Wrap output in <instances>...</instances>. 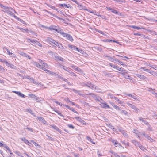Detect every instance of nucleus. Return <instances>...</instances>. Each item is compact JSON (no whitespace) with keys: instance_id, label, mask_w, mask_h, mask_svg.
I'll list each match as a JSON object with an SVG mask.
<instances>
[{"instance_id":"nucleus-37","label":"nucleus","mask_w":157,"mask_h":157,"mask_svg":"<svg viewBox=\"0 0 157 157\" xmlns=\"http://www.w3.org/2000/svg\"><path fill=\"white\" fill-rule=\"evenodd\" d=\"M105 42H116V43H118V42L116 40H109L108 39L105 40Z\"/></svg>"},{"instance_id":"nucleus-43","label":"nucleus","mask_w":157,"mask_h":157,"mask_svg":"<svg viewBox=\"0 0 157 157\" xmlns=\"http://www.w3.org/2000/svg\"><path fill=\"white\" fill-rule=\"evenodd\" d=\"M122 72L120 73L122 75V73H124V75H126V74H127L128 72V71L126 70H125L124 69L122 70Z\"/></svg>"},{"instance_id":"nucleus-45","label":"nucleus","mask_w":157,"mask_h":157,"mask_svg":"<svg viewBox=\"0 0 157 157\" xmlns=\"http://www.w3.org/2000/svg\"><path fill=\"white\" fill-rule=\"evenodd\" d=\"M134 35H135V36L138 35V36H140L141 37H142L144 36V35L143 34H139L138 33H134Z\"/></svg>"},{"instance_id":"nucleus-56","label":"nucleus","mask_w":157,"mask_h":157,"mask_svg":"<svg viewBox=\"0 0 157 157\" xmlns=\"http://www.w3.org/2000/svg\"><path fill=\"white\" fill-rule=\"evenodd\" d=\"M127 95L130 97H131L133 98V99H134V98H135V96H136L135 95H132L131 94H128Z\"/></svg>"},{"instance_id":"nucleus-38","label":"nucleus","mask_w":157,"mask_h":157,"mask_svg":"<svg viewBox=\"0 0 157 157\" xmlns=\"http://www.w3.org/2000/svg\"><path fill=\"white\" fill-rule=\"evenodd\" d=\"M21 55H22L23 56H25L26 57H28L29 59H30V57L28 55H27L25 53L22 52L20 54Z\"/></svg>"},{"instance_id":"nucleus-49","label":"nucleus","mask_w":157,"mask_h":157,"mask_svg":"<svg viewBox=\"0 0 157 157\" xmlns=\"http://www.w3.org/2000/svg\"><path fill=\"white\" fill-rule=\"evenodd\" d=\"M108 96H109L110 98L111 99H113L114 98V95L113 94H108Z\"/></svg>"},{"instance_id":"nucleus-24","label":"nucleus","mask_w":157,"mask_h":157,"mask_svg":"<svg viewBox=\"0 0 157 157\" xmlns=\"http://www.w3.org/2000/svg\"><path fill=\"white\" fill-rule=\"evenodd\" d=\"M56 29V31L58 33H60L61 34V33L63 32V30L58 26H57Z\"/></svg>"},{"instance_id":"nucleus-22","label":"nucleus","mask_w":157,"mask_h":157,"mask_svg":"<svg viewBox=\"0 0 157 157\" xmlns=\"http://www.w3.org/2000/svg\"><path fill=\"white\" fill-rule=\"evenodd\" d=\"M109 152L116 157H120V156L117 153L111 150L109 151Z\"/></svg>"},{"instance_id":"nucleus-20","label":"nucleus","mask_w":157,"mask_h":157,"mask_svg":"<svg viewBox=\"0 0 157 157\" xmlns=\"http://www.w3.org/2000/svg\"><path fill=\"white\" fill-rule=\"evenodd\" d=\"M50 128H52L53 129L56 130V131H58L60 133H61V130L59 129L58 127L55 125H50Z\"/></svg>"},{"instance_id":"nucleus-33","label":"nucleus","mask_w":157,"mask_h":157,"mask_svg":"<svg viewBox=\"0 0 157 157\" xmlns=\"http://www.w3.org/2000/svg\"><path fill=\"white\" fill-rule=\"evenodd\" d=\"M21 140L22 141H24V143H25L26 144L27 143H29V142L24 137L21 138Z\"/></svg>"},{"instance_id":"nucleus-19","label":"nucleus","mask_w":157,"mask_h":157,"mask_svg":"<svg viewBox=\"0 0 157 157\" xmlns=\"http://www.w3.org/2000/svg\"><path fill=\"white\" fill-rule=\"evenodd\" d=\"M13 92L17 94L18 95H19V96H20L21 97H22V98L25 97V95L24 94H22L20 92L15 91H13Z\"/></svg>"},{"instance_id":"nucleus-52","label":"nucleus","mask_w":157,"mask_h":157,"mask_svg":"<svg viewBox=\"0 0 157 157\" xmlns=\"http://www.w3.org/2000/svg\"><path fill=\"white\" fill-rule=\"evenodd\" d=\"M141 69H143L144 71H146L147 72L149 73L150 70L149 69H145L144 67H141Z\"/></svg>"},{"instance_id":"nucleus-36","label":"nucleus","mask_w":157,"mask_h":157,"mask_svg":"<svg viewBox=\"0 0 157 157\" xmlns=\"http://www.w3.org/2000/svg\"><path fill=\"white\" fill-rule=\"evenodd\" d=\"M86 138L89 141H90L91 143H92L94 144H95V143L93 141V140L91 138H90V137L87 136Z\"/></svg>"},{"instance_id":"nucleus-47","label":"nucleus","mask_w":157,"mask_h":157,"mask_svg":"<svg viewBox=\"0 0 157 157\" xmlns=\"http://www.w3.org/2000/svg\"><path fill=\"white\" fill-rule=\"evenodd\" d=\"M121 112L122 114H123L125 115H127L128 114L127 112L124 110H122Z\"/></svg>"},{"instance_id":"nucleus-51","label":"nucleus","mask_w":157,"mask_h":157,"mask_svg":"<svg viewBox=\"0 0 157 157\" xmlns=\"http://www.w3.org/2000/svg\"><path fill=\"white\" fill-rule=\"evenodd\" d=\"M89 95H91L92 96V97L93 98H96V97L97 96L96 95H95V94H94L93 93H90L89 94Z\"/></svg>"},{"instance_id":"nucleus-26","label":"nucleus","mask_w":157,"mask_h":157,"mask_svg":"<svg viewBox=\"0 0 157 157\" xmlns=\"http://www.w3.org/2000/svg\"><path fill=\"white\" fill-rule=\"evenodd\" d=\"M59 6L60 7H65V8H69V7H70V5L69 4L67 5V4H59Z\"/></svg>"},{"instance_id":"nucleus-42","label":"nucleus","mask_w":157,"mask_h":157,"mask_svg":"<svg viewBox=\"0 0 157 157\" xmlns=\"http://www.w3.org/2000/svg\"><path fill=\"white\" fill-rule=\"evenodd\" d=\"M4 63H5L6 65L8 67H10V65H11V63H10V62H8L6 61H4Z\"/></svg>"},{"instance_id":"nucleus-46","label":"nucleus","mask_w":157,"mask_h":157,"mask_svg":"<svg viewBox=\"0 0 157 157\" xmlns=\"http://www.w3.org/2000/svg\"><path fill=\"white\" fill-rule=\"evenodd\" d=\"M110 142H112V143L114 144H116V142H117V140H114L112 139H111L110 140Z\"/></svg>"},{"instance_id":"nucleus-27","label":"nucleus","mask_w":157,"mask_h":157,"mask_svg":"<svg viewBox=\"0 0 157 157\" xmlns=\"http://www.w3.org/2000/svg\"><path fill=\"white\" fill-rule=\"evenodd\" d=\"M56 46H57L59 48L61 49H64V48L62 46V44H60V43H59V42L58 43Z\"/></svg>"},{"instance_id":"nucleus-5","label":"nucleus","mask_w":157,"mask_h":157,"mask_svg":"<svg viewBox=\"0 0 157 157\" xmlns=\"http://www.w3.org/2000/svg\"><path fill=\"white\" fill-rule=\"evenodd\" d=\"M26 78L29 79L31 82H33L34 84L37 85H42L40 82H38L35 81L34 79L32 77H30L29 76H27L26 77Z\"/></svg>"},{"instance_id":"nucleus-31","label":"nucleus","mask_w":157,"mask_h":157,"mask_svg":"<svg viewBox=\"0 0 157 157\" xmlns=\"http://www.w3.org/2000/svg\"><path fill=\"white\" fill-rule=\"evenodd\" d=\"M122 75L123 76L124 78H127L129 79H131V77L129 75H127L126 74L124 75V73H122Z\"/></svg>"},{"instance_id":"nucleus-16","label":"nucleus","mask_w":157,"mask_h":157,"mask_svg":"<svg viewBox=\"0 0 157 157\" xmlns=\"http://www.w3.org/2000/svg\"><path fill=\"white\" fill-rule=\"evenodd\" d=\"M119 130L120 132H121L124 137H127L128 136V135L127 134L126 131L122 130L121 128L119 129Z\"/></svg>"},{"instance_id":"nucleus-39","label":"nucleus","mask_w":157,"mask_h":157,"mask_svg":"<svg viewBox=\"0 0 157 157\" xmlns=\"http://www.w3.org/2000/svg\"><path fill=\"white\" fill-rule=\"evenodd\" d=\"M149 66L151 68L157 70V66L155 65L149 64Z\"/></svg>"},{"instance_id":"nucleus-57","label":"nucleus","mask_w":157,"mask_h":157,"mask_svg":"<svg viewBox=\"0 0 157 157\" xmlns=\"http://www.w3.org/2000/svg\"><path fill=\"white\" fill-rule=\"evenodd\" d=\"M67 126L69 128L72 129H74L75 128V127L71 124H68Z\"/></svg>"},{"instance_id":"nucleus-34","label":"nucleus","mask_w":157,"mask_h":157,"mask_svg":"<svg viewBox=\"0 0 157 157\" xmlns=\"http://www.w3.org/2000/svg\"><path fill=\"white\" fill-rule=\"evenodd\" d=\"M17 28L19 29L23 32H27L28 31L27 29H24L20 27H18Z\"/></svg>"},{"instance_id":"nucleus-50","label":"nucleus","mask_w":157,"mask_h":157,"mask_svg":"<svg viewBox=\"0 0 157 157\" xmlns=\"http://www.w3.org/2000/svg\"><path fill=\"white\" fill-rule=\"evenodd\" d=\"M114 108L115 109L118 110H120L121 109V108H120L119 106L116 105H115Z\"/></svg>"},{"instance_id":"nucleus-17","label":"nucleus","mask_w":157,"mask_h":157,"mask_svg":"<svg viewBox=\"0 0 157 157\" xmlns=\"http://www.w3.org/2000/svg\"><path fill=\"white\" fill-rule=\"evenodd\" d=\"M136 76L138 78H139L140 79L144 80L147 78V77L143 75L139 74H136Z\"/></svg>"},{"instance_id":"nucleus-25","label":"nucleus","mask_w":157,"mask_h":157,"mask_svg":"<svg viewBox=\"0 0 157 157\" xmlns=\"http://www.w3.org/2000/svg\"><path fill=\"white\" fill-rule=\"evenodd\" d=\"M95 99L97 101L99 102L100 103H101V102L103 101V100L101 98L97 96Z\"/></svg>"},{"instance_id":"nucleus-48","label":"nucleus","mask_w":157,"mask_h":157,"mask_svg":"<svg viewBox=\"0 0 157 157\" xmlns=\"http://www.w3.org/2000/svg\"><path fill=\"white\" fill-rule=\"evenodd\" d=\"M61 34L63 36V37H66V38H67V36L68 35V34H67V33H65L64 32H63V33H61Z\"/></svg>"},{"instance_id":"nucleus-4","label":"nucleus","mask_w":157,"mask_h":157,"mask_svg":"<svg viewBox=\"0 0 157 157\" xmlns=\"http://www.w3.org/2000/svg\"><path fill=\"white\" fill-rule=\"evenodd\" d=\"M46 41L48 42L49 43L51 44V43H52L54 44V45L56 46L58 42L57 41H56L55 40L53 39L52 38L48 37H47L46 39Z\"/></svg>"},{"instance_id":"nucleus-2","label":"nucleus","mask_w":157,"mask_h":157,"mask_svg":"<svg viewBox=\"0 0 157 157\" xmlns=\"http://www.w3.org/2000/svg\"><path fill=\"white\" fill-rule=\"evenodd\" d=\"M80 85L83 86L87 87L93 90H94V88L95 89H96V88L94 87L95 86L91 84V82H82L80 83Z\"/></svg>"},{"instance_id":"nucleus-11","label":"nucleus","mask_w":157,"mask_h":157,"mask_svg":"<svg viewBox=\"0 0 157 157\" xmlns=\"http://www.w3.org/2000/svg\"><path fill=\"white\" fill-rule=\"evenodd\" d=\"M45 28H47L48 29H49L50 30H55L56 29L57 26L55 25H52L49 27H47L44 26Z\"/></svg>"},{"instance_id":"nucleus-35","label":"nucleus","mask_w":157,"mask_h":157,"mask_svg":"<svg viewBox=\"0 0 157 157\" xmlns=\"http://www.w3.org/2000/svg\"><path fill=\"white\" fill-rule=\"evenodd\" d=\"M73 48H72V50H77L78 51H79L80 52H81L80 51H82V50H79V49L77 48V47L76 46H74L73 47Z\"/></svg>"},{"instance_id":"nucleus-23","label":"nucleus","mask_w":157,"mask_h":157,"mask_svg":"<svg viewBox=\"0 0 157 157\" xmlns=\"http://www.w3.org/2000/svg\"><path fill=\"white\" fill-rule=\"evenodd\" d=\"M69 73V74L71 75L74 76H76V75L73 72L71 71L70 69L69 68L68 71H67Z\"/></svg>"},{"instance_id":"nucleus-62","label":"nucleus","mask_w":157,"mask_h":157,"mask_svg":"<svg viewBox=\"0 0 157 157\" xmlns=\"http://www.w3.org/2000/svg\"><path fill=\"white\" fill-rule=\"evenodd\" d=\"M134 99L137 101H140L139 98L137 96H135V97L134 98Z\"/></svg>"},{"instance_id":"nucleus-59","label":"nucleus","mask_w":157,"mask_h":157,"mask_svg":"<svg viewBox=\"0 0 157 157\" xmlns=\"http://www.w3.org/2000/svg\"><path fill=\"white\" fill-rule=\"evenodd\" d=\"M122 143L123 144H124L126 146H129V144H128V143H125L124 140V141H122Z\"/></svg>"},{"instance_id":"nucleus-3","label":"nucleus","mask_w":157,"mask_h":157,"mask_svg":"<svg viewBox=\"0 0 157 157\" xmlns=\"http://www.w3.org/2000/svg\"><path fill=\"white\" fill-rule=\"evenodd\" d=\"M131 142L134 144L136 147H138L141 150H144V147L140 144V142L135 140H132L131 141Z\"/></svg>"},{"instance_id":"nucleus-8","label":"nucleus","mask_w":157,"mask_h":157,"mask_svg":"<svg viewBox=\"0 0 157 157\" xmlns=\"http://www.w3.org/2000/svg\"><path fill=\"white\" fill-rule=\"evenodd\" d=\"M41 69L43 70H44L46 72V73H48L49 74L52 75H56V74L53 72L49 70H48V69H46L44 67H42Z\"/></svg>"},{"instance_id":"nucleus-29","label":"nucleus","mask_w":157,"mask_h":157,"mask_svg":"<svg viewBox=\"0 0 157 157\" xmlns=\"http://www.w3.org/2000/svg\"><path fill=\"white\" fill-rule=\"evenodd\" d=\"M67 38L68 40L71 41L72 42L73 41V39L72 36L69 34L68 35Z\"/></svg>"},{"instance_id":"nucleus-44","label":"nucleus","mask_w":157,"mask_h":157,"mask_svg":"<svg viewBox=\"0 0 157 157\" xmlns=\"http://www.w3.org/2000/svg\"><path fill=\"white\" fill-rule=\"evenodd\" d=\"M111 11L113 13L117 14H118V12L116 10L113 9Z\"/></svg>"},{"instance_id":"nucleus-12","label":"nucleus","mask_w":157,"mask_h":157,"mask_svg":"<svg viewBox=\"0 0 157 157\" xmlns=\"http://www.w3.org/2000/svg\"><path fill=\"white\" fill-rule=\"evenodd\" d=\"M37 119H38L39 121H41L44 124H47V122L43 117H37Z\"/></svg>"},{"instance_id":"nucleus-6","label":"nucleus","mask_w":157,"mask_h":157,"mask_svg":"<svg viewBox=\"0 0 157 157\" xmlns=\"http://www.w3.org/2000/svg\"><path fill=\"white\" fill-rule=\"evenodd\" d=\"M128 105L130 108L135 110L136 113H138L139 111V109L135 105L130 103L128 104Z\"/></svg>"},{"instance_id":"nucleus-28","label":"nucleus","mask_w":157,"mask_h":157,"mask_svg":"<svg viewBox=\"0 0 157 157\" xmlns=\"http://www.w3.org/2000/svg\"><path fill=\"white\" fill-rule=\"evenodd\" d=\"M130 27L134 29H136L137 30H139L142 29H144V28H140L139 27L135 25H131V26H130Z\"/></svg>"},{"instance_id":"nucleus-13","label":"nucleus","mask_w":157,"mask_h":157,"mask_svg":"<svg viewBox=\"0 0 157 157\" xmlns=\"http://www.w3.org/2000/svg\"><path fill=\"white\" fill-rule=\"evenodd\" d=\"M70 67L72 68L74 70L77 71L78 72H80L81 71V69L79 68H78L77 67L74 65H71Z\"/></svg>"},{"instance_id":"nucleus-14","label":"nucleus","mask_w":157,"mask_h":157,"mask_svg":"<svg viewBox=\"0 0 157 157\" xmlns=\"http://www.w3.org/2000/svg\"><path fill=\"white\" fill-rule=\"evenodd\" d=\"M104 56L106 59H108L111 62L114 61V59L110 56H109L107 54H105Z\"/></svg>"},{"instance_id":"nucleus-53","label":"nucleus","mask_w":157,"mask_h":157,"mask_svg":"<svg viewBox=\"0 0 157 157\" xmlns=\"http://www.w3.org/2000/svg\"><path fill=\"white\" fill-rule=\"evenodd\" d=\"M110 128L112 129L113 131H116V129L115 128H114V127L112 125H109Z\"/></svg>"},{"instance_id":"nucleus-55","label":"nucleus","mask_w":157,"mask_h":157,"mask_svg":"<svg viewBox=\"0 0 157 157\" xmlns=\"http://www.w3.org/2000/svg\"><path fill=\"white\" fill-rule=\"evenodd\" d=\"M54 102L56 104L59 105L60 106H62L63 105V104H62L60 102H59L58 101H54Z\"/></svg>"},{"instance_id":"nucleus-10","label":"nucleus","mask_w":157,"mask_h":157,"mask_svg":"<svg viewBox=\"0 0 157 157\" xmlns=\"http://www.w3.org/2000/svg\"><path fill=\"white\" fill-rule=\"evenodd\" d=\"M101 107L105 109H109L110 108L109 106L105 102L102 101L100 104Z\"/></svg>"},{"instance_id":"nucleus-15","label":"nucleus","mask_w":157,"mask_h":157,"mask_svg":"<svg viewBox=\"0 0 157 157\" xmlns=\"http://www.w3.org/2000/svg\"><path fill=\"white\" fill-rule=\"evenodd\" d=\"M75 118L77 121L80 122L82 124H86L85 122L81 118L78 117H75Z\"/></svg>"},{"instance_id":"nucleus-58","label":"nucleus","mask_w":157,"mask_h":157,"mask_svg":"<svg viewBox=\"0 0 157 157\" xmlns=\"http://www.w3.org/2000/svg\"><path fill=\"white\" fill-rule=\"evenodd\" d=\"M56 113L61 116L63 117H64V116L63 115V114L61 113V112L60 111H56Z\"/></svg>"},{"instance_id":"nucleus-32","label":"nucleus","mask_w":157,"mask_h":157,"mask_svg":"<svg viewBox=\"0 0 157 157\" xmlns=\"http://www.w3.org/2000/svg\"><path fill=\"white\" fill-rule=\"evenodd\" d=\"M31 141L33 143L34 145H35L36 147L38 148H39L40 147V145L37 143H36V142H34L32 140H31Z\"/></svg>"},{"instance_id":"nucleus-61","label":"nucleus","mask_w":157,"mask_h":157,"mask_svg":"<svg viewBox=\"0 0 157 157\" xmlns=\"http://www.w3.org/2000/svg\"><path fill=\"white\" fill-rule=\"evenodd\" d=\"M18 21L20 22H21V23H22L23 24H25V22L22 19L19 18Z\"/></svg>"},{"instance_id":"nucleus-9","label":"nucleus","mask_w":157,"mask_h":157,"mask_svg":"<svg viewBox=\"0 0 157 157\" xmlns=\"http://www.w3.org/2000/svg\"><path fill=\"white\" fill-rule=\"evenodd\" d=\"M28 95L33 99L36 100L37 102H40L39 100V98L37 97L35 95L33 94H29Z\"/></svg>"},{"instance_id":"nucleus-18","label":"nucleus","mask_w":157,"mask_h":157,"mask_svg":"<svg viewBox=\"0 0 157 157\" xmlns=\"http://www.w3.org/2000/svg\"><path fill=\"white\" fill-rule=\"evenodd\" d=\"M139 119L140 121L143 122L147 126H150V124H149V123L142 117H140L139 118Z\"/></svg>"},{"instance_id":"nucleus-54","label":"nucleus","mask_w":157,"mask_h":157,"mask_svg":"<svg viewBox=\"0 0 157 157\" xmlns=\"http://www.w3.org/2000/svg\"><path fill=\"white\" fill-rule=\"evenodd\" d=\"M35 44L38 46H40V47H42V44H40V42H37V41H36V42H35Z\"/></svg>"},{"instance_id":"nucleus-7","label":"nucleus","mask_w":157,"mask_h":157,"mask_svg":"<svg viewBox=\"0 0 157 157\" xmlns=\"http://www.w3.org/2000/svg\"><path fill=\"white\" fill-rule=\"evenodd\" d=\"M39 61L40 63H41V65H42V67H44L45 68H46L48 69L50 68L49 66L43 60L40 59H39Z\"/></svg>"},{"instance_id":"nucleus-63","label":"nucleus","mask_w":157,"mask_h":157,"mask_svg":"<svg viewBox=\"0 0 157 157\" xmlns=\"http://www.w3.org/2000/svg\"><path fill=\"white\" fill-rule=\"evenodd\" d=\"M134 99L137 101H140L139 98L137 96H135V97L134 98Z\"/></svg>"},{"instance_id":"nucleus-41","label":"nucleus","mask_w":157,"mask_h":157,"mask_svg":"<svg viewBox=\"0 0 157 157\" xmlns=\"http://www.w3.org/2000/svg\"><path fill=\"white\" fill-rule=\"evenodd\" d=\"M46 136L48 137V138H47L48 140L52 141L54 140V139L53 138L49 136H48V135H47Z\"/></svg>"},{"instance_id":"nucleus-64","label":"nucleus","mask_w":157,"mask_h":157,"mask_svg":"<svg viewBox=\"0 0 157 157\" xmlns=\"http://www.w3.org/2000/svg\"><path fill=\"white\" fill-rule=\"evenodd\" d=\"M10 56L11 57H12L13 58H15L16 57V55L15 54L12 53L10 55Z\"/></svg>"},{"instance_id":"nucleus-21","label":"nucleus","mask_w":157,"mask_h":157,"mask_svg":"<svg viewBox=\"0 0 157 157\" xmlns=\"http://www.w3.org/2000/svg\"><path fill=\"white\" fill-rule=\"evenodd\" d=\"M55 59L56 60H59L63 62L64 61V60L63 58L58 56H55Z\"/></svg>"},{"instance_id":"nucleus-30","label":"nucleus","mask_w":157,"mask_h":157,"mask_svg":"<svg viewBox=\"0 0 157 157\" xmlns=\"http://www.w3.org/2000/svg\"><path fill=\"white\" fill-rule=\"evenodd\" d=\"M34 65L36 66V67L39 68L41 69V67H42L41 66V65H40L39 63H38L37 62H35L34 63Z\"/></svg>"},{"instance_id":"nucleus-60","label":"nucleus","mask_w":157,"mask_h":157,"mask_svg":"<svg viewBox=\"0 0 157 157\" xmlns=\"http://www.w3.org/2000/svg\"><path fill=\"white\" fill-rule=\"evenodd\" d=\"M25 129H27L29 131H30L32 132H33V129L31 128L27 127L25 128Z\"/></svg>"},{"instance_id":"nucleus-1","label":"nucleus","mask_w":157,"mask_h":157,"mask_svg":"<svg viewBox=\"0 0 157 157\" xmlns=\"http://www.w3.org/2000/svg\"><path fill=\"white\" fill-rule=\"evenodd\" d=\"M0 6L1 8L3 9L2 11L3 12L10 14V15H12L13 12L16 13L15 11L10 7L6 6L2 4H0Z\"/></svg>"},{"instance_id":"nucleus-40","label":"nucleus","mask_w":157,"mask_h":157,"mask_svg":"<svg viewBox=\"0 0 157 157\" xmlns=\"http://www.w3.org/2000/svg\"><path fill=\"white\" fill-rule=\"evenodd\" d=\"M146 138L149 140L151 142H152L153 141V140L148 135L146 136Z\"/></svg>"}]
</instances>
